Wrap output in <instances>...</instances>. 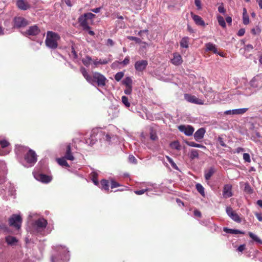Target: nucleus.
I'll return each mask as SVG.
<instances>
[{
	"label": "nucleus",
	"mask_w": 262,
	"mask_h": 262,
	"mask_svg": "<svg viewBox=\"0 0 262 262\" xmlns=\"http://www.w3.org/2000/svg\"><path fill=\"white\" fill-rule=\"evenodd\" d=\"M6 242L8 245H12L18 242L15 237L8 236L6 237Z\"/></svg>",
	"instance_id": "26"
},
{
	"label": "nucleus",
	"mask_w": 262,
	"mask_h": 262,
	"mask_svg": "<svg viewBox=\"0 0 262 262\" xmlns=\"http://www.w3.org/2000/svg\"><path fill=\"white\" fill-rule=\"evenodd\" d=\"M190 14L196 25L202 27H204L205 26V21L203 20L201 17L194 14L193 12H191Z\"/></svg>",
	"instance_id": "19"
},
{
	"label": "nucleus",
	"mask_w": 262,
	"mask_h": 262,
	"mask_svg": "<svg viewBox=\"0 0 262 262\" xmlns=\"http://www.w3.org/2000/svg\"><path fill=\"white\" fill-rule=\"evenodd\" d=\"M217 19L219 23V24L223 28H225L226 27V24L225 21L224 17L221 15H218L217 16Z\"/></svg>",
	"instance_id": "33"
},
{
	"label": "nucleus",
	"mask_w": 262,
	"mask_h": 262,
	"mask_svg": "<svg viewBox=\"0 0 262 262\" xmlns=\"http://www.w3.org/2000/svg\"><path fill=\"white\" fill-rule=\"evenodd\" d=\"M185 99L188 102L195 104H202V100L198 98L195 96H193L188 94L184 95Z\"/></svg>",
	"instance_id": "12"
},
{
	"label": "nucleus",
	"mask_w": 262,
	"mask_h": 262,
	"mask_svg": "<svg viewBox=\"0 0 262 262\" xmlns=\"http://www.w3.org/2000/svg\"><path fill=\"white\" fill-rule=\"evenodd\" d=\"M57 163L62 166H64L66 167H70L69 164L67 162L66 159L64 157L57 159Z\"/></svg>",
	"instance_id": "29"
},
{
	"label": "nucleus",
	"mask_w": 262,
	"mask_h": 262,
	"mask_svg": "<svg viewBox=\"0 0 262 262\" xmlns=\"http://www.w3.org/2000/svg\"><path fill=\"white\" fill-rule=\"evenodd\" d=\"M60 40V35L54 32L48 31L47 32L45 40L46 46L51 49H56L58 46V41Z\"/></svg>",
	"instance_id": "1"
},
{
	"label": "nucleus",
	"mask_w": 262,
	"mask_h": 262,
	"mask_svg": "<svg viewBox=\"0 0 262 262\" xmlns=\"http://www.w3.org/2000/svg\"><path fill=\"white\" fill-rule=\"evenodd\" d=\"M215 171V168L213 166H211L209 167L208 169L206 170L205 171L204 174V177L206 180H209L211 177L214 174Z\"/></svg>",
	"instance_id": "21"
},
{
	"label": "nucleus",
	"mask_w": 262,
	"mask_h": 262,
	"mask_svg": "<svg viewBox=\"0 0 262 262\" xmlns=\"http://www.w3.org/2000/svg\"><path fill=\"white\" fill-rule=\"evenodd\" d=\"M80 71L83 76V77L85 78L86 81L89 82L90 81H91V78L92 77V75H90L88 74L86 70L84 68H81Z\"/></svg>",
	"instance_id": "30"
},
{
	"label": "nucleus",
	"mask_w": 262,
	"mask_h": 262,
	"mask_svg": "<svg viewBox=\"0 0 262 262\" xmlns=\"http://www.w3.org/2000/svg\"><path fill=\"white\" fill-rule=\"evenodd\" d=\"M178 128L180 131L184 133L185 135L188 136H191L194 130V128L190 125H181L178 127Z\"/></svg>",
	"instance_id": "8"
},
{
	"label": "nucleus",
	"mask_w": 262,
	"mask_h": 262,
	"mask_svg": "<svg viewBox=\"0 0 262 262\" xmlns=\"http://www.w3.org/2000/svg\"><path fill=\"white\" fill-rule=\"evenodd\" d=\"M40 32V30L36 25H34L29 27V29L25 32L26 34L28 35H36Z\"/></svg>",
	"instance_id": "18"
},
{
	"label": "nucleus",
	"mask_w": 262,
	"mask_h": 262,
	"mask_svg": "<svg viewBox=\"0 0 262 262\" xmlns=\"http://www.w3.org/2000/svg\"><path fill=\"white\" fill-rule=\"evenodd\" d=\"M194 4L196 6L198 10H201L202 9L201 0H194Z\"/></svg>",
	"instance_id": "54"
},
{
	"label": "nucleus",
	"mask_w": 262,
	"mask_h": 262,
	"mask_svg": "<svg viewBox=\"0 0 262 262\" xmlns=\"http://www.w3.org/2000/svg\"><path fill=\"white\" fill-rule=\"evenodd\" d=\"M124 76V73L122 72H118L115 75V79L117 81H119Z\"/></svg>",
	"instance_id": "41"
},
{
	"label": "nucleus",
	"mask_w": 262,
	"mask_h": 262,
	"mask_svg": "<svg viewBox=\"0 0 262 262\" xmlns=\"http://www.w3.org/2000/svg\"><path fill=\"white\" fill-rule=\"evenodd\" d=\"M26 162L30 164H34L37 161V155L35 152L30 149L25 156Z\"/></svg>",
	"instance_id": "6"
},
{
	"label": "nucleus",
	"mask_w": 262,
	"mask_h": 262,
	"mask_svg": "<svg viewBox=\"0 0 262 262\" xmlns=\"http://www.w3.org/2000/svg\"><path fill=\"white\" fill-rule=\"evenodd\" d=\"M245 33V29L242 28L238 30L237 34L238 36H242L244 35Z\"/></svg>",
	"instance_id": "59"
},
{
	"label": "nucleus",
	"mask_w": 262,
	"mask_h": 262,
	"mask_svg": "<svg viewBox=\"0 0 262 262\" xmlns=\"http://www.w3.org/2000/svg\"><path fill=\"white\" fill-rule=\"evenodd\" d=\"M57 253L51 257L52 262H65L69 258V251L65 247H56Z\"/></svg>",
	"instance_id": "2"
},
{
	"label": "nucleus",
	"mask_w": 262,
	"mask_h": 262,
	"mask_svg": "<svg viewBox=\"0 0 262 262\" xmlns=\"http://www.w3.org/2000/svg\"><path fill=\"white\" fill-rule=\"evenodd\" d=\"M227 214L235 222L240 223L241 219L231 207H227L226 209Z\"/></svg>",
	"instance_id": "7"
},
{
	"label": "nucleus",
	"mask_w": 262,
	"mask_h": 262,
	"mask_svg": "<svg viewBox=\"0 0 262 262\" xmlns=\"http://www.w3.org/2000/svg\"><path fill=\"white\" fill-rule=\"evenodd\" d=\"M249 236L255 242L262 245V240L260 239L257 235H255L252 232H249L248 233Z\"/></svg>",
	"instance_id": "31"
},
{
	"label": "nucleus",
	"mask_w": 262,
	"mask_h": 262,
	"mask_svg": "<svg viewBox=\"0 0 262 262\" xmlns=\"http://www.w3.org/2000/svg\"><path fill=\"white\" fill-rule=\"evenodd\" d=\"M116 62L119 63V64H123L124 66H126L129 63V57L127 56L125 57L124 60L121 62L116 61Z\"/></svg>",
	"instance_id": "44"
},
{
	"label": "nucleus",
	"mask_w": 262,
	"mask_h": 262,
	"mask_svg": "<svg viewBox=\"0 0 262 262\" xmlns=\"http://www.w3.org/2000/svg\"><path fill=\"white\" fill-rule=\"evenodd\" d=\"M124 93L126 95H130L132 92V86H125Z\"/></svg>",
	"instance_id": "52"
},
{
	"label": "nucleus",
	"mask_w": 262,
	"mask_h": 262,
	"mask_svg": "<svg viewBox=\"0 0 262 262\" xmlns=\"http://www.w3.org/2000/svg\"><path fill=\"white\" fill-rule=\"evenodd\" d=\"M128 38L129 40H130L135 41L137 43H140L142 42L141 39L140 38H139L137 37L129 36V37H128Z\"/></svg>",
	"instance_id": "47"
},
{
	"label": "nucleus",
	"mask_w": 262,
	"mask_h": 262,
	"mask_svg": "<svg viewBox=\"0 0 262 262\" xmlns=\"http://www.w3.org/2000/svg\"><path fill=\"white\" fill-rule=\"evenodd\" d=\"M114 137V135H110V134H107L105 135V139L106 141H110L111 139L112 138H113Z\"/></svg>",
	"instance_id": "60"
},
{
	"label": "nucleus",
	"mask_w": 262,
	"mask_h": 262,
	"mask_svg": "<svg viewBox=\"0 0 262 262\" xmlns=\"http://www.w3.org/2000/svg\"><path fill=\"white\" fill-rule=\"evenodd\" d=\"M256 216L259 221H262V213H257Z\"/></svg>",
	"instance_id": "64"
},
{
	"label": "nucleus",
	"mask_w": 262,
	"mask_h": 262,
	"mask_svg": "<svg viewBox=\"0 0 262 262\" xmlns=\"http://www.w3.org/2000/svg\"><path fill=\"white\" fill-rule=\"evenodd\" d=\"M0 145L2 148H4L10 145V143L6 140L0 141Z\"/></svg>",
	"instance_id": "45"
},
{
	"label": "nucleus",
	"mask_w": 262,
	"mask_h": 262,
	"mask_svg": "<svg viewBox=\"0 0 262 262\" xmlns=\"http://www.w3.org/2000/svg\"><path fill=\"white\" fill-rule=\"evenodd\" d=\"M166 158L167 159V161L169 162V163L171 164V166L175 169L178 170V167L176 164L174 162L173 160L170 158L169 156H166Z\"/></svg>",
	"instance_id": "39"
},
{
	"label": "nucleus",
	"mask_w": 262,
	"mask_h": 262,
	"mask_svg": "<svg viewBox=\"0 0 262 262\" xmlns=\"http://www.w3.org/2000/svg\"><path fill=\"white\" fill-rule=\"evenodd\" d=\"M194 214L195 216L200 217L201 216V213L200 211L195 210L194 211Z\"/></svg>",
	"instance_id": "63"
},
{
	"label": "nucleus",
	"mask_w": 262,
	"mask_h": 262,
	"mask_svg": "<svg viewBox=\"0 0 262 262\" xmlns=\"http://www.w3.org/2000/svg\"><path fill=\"white\" fill-rule=\"evenodd\" d=\"M92 61V59L91 57L89 56H86L85 58L82 59V62L83 64L86 67L89 66Z\"/></svg>",
	"instance_id": "37"
},
{
	"label": "nucleus",
	"mask_w": 262,
	"mask_h": 262,
	"mask_svg": "<svg viewBox=\"0 0 262 262\" xmlns=\"http://www.w3.org/2000/svg\"><path fill=\"white\" fill-rule=\"evenodd\" d=\"M91 80L89 81L90 83L93 85L96 84L97 86L100 87L105 86L108 81L103 75L97 72L93 73Z\"/></svg>",
	"instance_id": "3"
},
{
	"label": "nucleus",
	"mask_w": 262,
	"mask_h": 262,
	"mask_svg": "<svg viewBox=\"0 0 262 262\" xmlns=\"http://www.w3.org/2000/svg\"><path fill=\"white\" fill-rule=\"evenodd\" d=\"M48 224L47 221L43 218H39L34 222V226L37 232H40L46 228Z\"/></svg>",
	"instance_id": "5"
},
{
	"label": "nucleus",
	"mask_w": 262,
	"mask_h": 262,
	"mask_svg": "<svg viewBox=\"0 0 262 262\" xmlns=\"http://www.w3.org/2000/svg\"><path fill=\"white\" fill-rule=\"evenodd\" d=\"M243 21L244 25H248L249 23V18L248 14L243 15Z\"/></svg>",
	"instance_id": "49"
},
{
	"label": "nucleus",
	"mask_w": 262,
	"mask_h": 262,
	"mask_svg": "<svg viewBox=\"0 0 262 262\" xmlns=\"http://www.w3.org/2000/svg\"><path fill=\"white\" fill-rule=\"evenodd\" d=\"M205 46L206 47V51H211L215 54L217 53V50L216 48V46L212 43H206Z\"/></svg>",
	"instance_id": "25"
},
{
	"label": "nucleus",
	"mask_w": 262,
	"mask_h": 262,
	"mask_svg": "<svg viewBox=\"0 0 262 262\" xmlns=\"http://www.w3.org/2000/svg\"><path fill=\"white\" fill-rule=\"evenodd\" d=\"M150 138L153 141H155L158 139L156 133L153 130H151L150 132Z\"/></svg>",
	"instance_id": "43"
},
{
	"label": "nucleus",
	"mask_w": 262,
	"mask_h": 262,
	"mask_svg": "<svg viewBox=\"0 0 262 262\" xmlns=\"http://www.w3.org/2000/svg\"><path fill=\"white\" fill-rule=\"evenodd\" d=\"M122 83L125 86H132V80L130 77H127L122 81Z\"/></svg>",
	"instance_id": "34"
},
{
	"label": "nucleus",
	"mask_w": 262,
	"mask_h": 262,
	"mask_svg": "<svg viewBox=\"0 0 262 262\" xmlns=\"http://www.w3.org/2000/svg\"><path fill=\"white\" fill-rule=\"evenodd\" d=\"M189 38L188 37H184L182 38L180 42V46L182 48H188Z\"/></svg>",
	"instance_id": "28"
},
{
	"label": "nucleus",
	"mask_w": 262,
	"mask_h": 262,
	"mask_svg": "<svg viewBox=\"0 0 262 262\" xmlns=\"http://www.w3.org/2000/svg\"><path fill=\"white\" fill-rule=\"evenodd\" d=\"M196 189L197 191L203 196H205V192H204V188L203 186L199 184L198 183L196 184Z\"/></svg>",
	"instance_id": "36"
},
{
	"label": "nucleus",
	"mask_w": 262,
	"mask_h": 262,
	"mask_svg": "<svg viewBox=\"0 0 262 262\" xmlns=\"http://www.w3.org/2000/svg\"><path fill=\"white\" fill-rule=\"evenodd\" d=\"M245 245H241L238 247L237 250L242 252L245 249Z\"/></svg>",
	"instance_id": "61"
},
{
	"label": "nucleus",
	"mask_w": 262,
	"mask_h": 262,
	"mask_svg": "<svg viewBox=\"0 0 262 262\" xmlns=\"http://www.w3.org/2000/svg\"><path fill=\"white\" fill-rule=\"evenodd\" d=\"M93 177V181L94 182V184L95 185H98V180H97V174L95 172H94Z\"/></svg>",
	"instance_id": "56"
},
{
	"label": "nucleus",
	"mask_w": 262,
	"mask_h": 262,
	"mask_svg": "<svg viewBox=\"0 0 262 262\" xmlns=\"http://www.w3.org/2000/svg\"><path fill=\"white\" fill-rule=\"evenodd\" d=\"M101 184L103 189L106 191L109 190V182L107 180L103 179L101 181Z\"/></svg>",
	"instance_id": "35"
},
{
	"label": "nucleus",
	"mask_w": 262,
	"mask_h": 262,
	"mask_svg": "<svg viewBox=\"0 0 262 262\" xmlns=\"http://www.w3.org/2000/svg\"><path fill=\"white\" fill-rule=\"evenodd\" d=\"M248 108H238L232 110H228L225 112V115H241L243 114L246 112Z\"/></svg>",
	"instance_id": "15"
},
{
	"label": "nucleus",
	"mask_w": 262,
	"mask_h": 262,
	"mask_svg": "<svg viewBox=\"0 0 262 262\" xmlns=\"http://www.w3.org/2000/svg\"><path fill=\"white\" fill-rule=\"evenodd\" d=\"M186 143L187 145H188V146H191V147L201 148H203V149L206 148V146H205L204 145L196 143L192 141H187L186 142Z\"/></svg>",
	"instance_id": "27"
},
{
	"label": "nucleus",
	"mask_w": 262,
	"mask_h": 262,
	"mask_svg": "<svg viewBox=\"0 0 262 262\" xmlns=\"http://www.w3.org/2000/svg\"><path fill=\"white\" fill-rule=\"evenodd\" d=\"M78 22L80 24V26L83 28L84 30H89L90 29L91 27L89 26L88 19L84 17V15H81L78 18Z\"/></svg>",
	"instance_id": "11"
},
{
	"label": "nucleus",
	"mask_w": 262,
	"mask_h": 262,
	"mask_svg": "<svg viewBox=\"0 0 262 262\" xmlns=\"http://www.w3.org/2000/svg\"><path fill=\"white\" fill-rule=\"evenodd\" d=\"M170 146L172 148L175 149L177 150H180L181 148V146L178 141H174L170 144Z\"/></svg>",
	"instance_id": "40"
},
{
	"label": "nucleus",
	"mask_w": 262,
	"mask_h": 262,
	"mask_svg": "<svg viewBox=\"0 0 262 262\" xmlns=\"http://www.w3.org/2000/svg\"><path fill=\"white\" fill-rule=\"evenodd\" d=\"M83 15L88 20L93 19L95 17V15L92 13H84Z\"/></svg>",
	"instance_id": "46"
},
{
	"label": "nucleus",
	"mask_w": 262,
	"mask_h": 262,
	"mask_svg": "<svg viewBox=\"0 0 262 262\" xmlns=\"http://www.w3.org/2000/svg\"><path fill=\"white\" fill-rule=\"evenodd\" d=\"M110 60L105 58L103 59H100L99 61H97L96 60L93 61V63L96 66H97L99 64H106L108 63V62Z\"/></svg>",
	"instance_id": "32"
},
{
	"label": "nucleus",
	"mask_w": 262,
	"mask_h": 262,
	"mask_svg": "<svg viewBox=\"0 0 262 262\" xmlns=\"http://www.w3.org/2000/svg\"><path fill=\"white\" fill-rule=\"evenodd\" d=\"M262 84V79L259 76H255L251 80L250 84L251 86L255 88L260 87Z\"/></svg>",
	"instance_id": "16"
},
{
	"label": "nucleus",
	"mask_w": 262,
	"mask_h": 262,
	"mask_svg": "<svg viewBox=\"0 0 262 262\" xmlns=\"http://www.w3.org/2000/svg\"><path fill=\"white\" fill-rule=\"evenodd\" d=\"M223 195L225 198H228L233 195L232 192V185L230 184H226L224 185Z\"/></svg>",
	"instance_id": "14"
},
{
	"label": "nucleus",
	"mask_w": 262,
	"mask_h": 262,
	"mask_svg": "<svg viewBox=\"0 0 262 262\" xmlns=\"http://www.w3.org/2000/svg\"><path fill=\"white\" fill-rule=\"evenodd\" d=\"M243 159L245 162L250 163L251 162L250 157L249 154L244 153L243 154Z\"/></svg>",
	"instance_id": "48"
},
{
	"label": "nucleus",
	"mask_w": 262,
	"mask_h": 262,
	"mask_svg": "<svg viewBox=\"0 0 262 262\" xmlns=\"http://www.w3.org/2000/svg\"><path fill=\"white\" fill-rule=\"evenodd\" d=\"M189 157L191 160H193L195 158H198L199 157V150L196 149H192L191 150Z\"/></svg>",
	"instance_id": "38"
},
{
	"label": "nucleus",
	"mask_w": 262,
	"mask_h": 262,
	"mask_svg": "<svg viewBox=\"0 0 262 262\" xmlns=\"http://www.w3.org/2000/svg\"><path fill=\"white\" fill-rule=\"evenodd\" d=\"M217 140H218V142H219L220 144L222 147H226V144L224 142L223 139L222 137H219L218 138H217Z\"/></svg>",
	"instance_id": "55"
},
{
	"label": "nucleus",
	"mask_w": 262,
	"mask_h": 262,
	"mask_svg": "<svg viewBox=\"0 0 262 262\" xmlns=\"http://www.w3.org/2000/svg\"><path fill=\"white\" fill-rule=\"evenodd\" d=\"M122 102L127 107H129L130 106V103L128 102V98L125 96L122 97Z\"/></svg>",
	"instance_id": "42"
},
{
	"label": "nucleus",
	"mask_w": 262,
	"mask_h": 262,
	"mask_svg": "<svg viewBox=\"0 0 262 262\" xmlns=\"http://www.w3.org/2000/svg\"><path fill=\"white\" fill-rule=\"evenodd\" d=\"M183 62V59L181 55L177 52H174L173 54V58L171 59V62L175 65L179 66Z\"/></svg>",
	"instance_id": "13"
},
{
	"label": "nucleus",
	"mask_w": 262,
	"mask_h": 262,
	"mask_svg": "<svg viewBox=\"0 0 262 262\" xmlns=\"http://www.w3.org/2000/svg\"><path fill=\"white\" fill-rule=\"evenodd\" d=\"M206 133V130L204 128H199L194 134V138L195 141L199 142L202 140Z\"/></svg>",
	"instance_id": "17"
},
{
	"label": "nucleus",
	"mask_w": 262,
	"mask_h": 262,
	"mask_svg": "<svg viewBox=\"0 0 262 262\" xmlns=\"http://www.w3.org/2000/svg\"><path fill=\"white\" fill-rule=\"evenodd\" d=\"M148 191V189H143L139 190H135L134 191L135 193L137 195H141L144 194L145 192Z\"/></svg>",
	"instance_id": "50"
},
{
	"label": "nucleus",
	"mask_w": 262,
	"mask_h": 262,
	"mask_svg": "<svg viewBox=\"0 0 262 262\" xmlns=\"http://www.w3.org/2000/svg\"><path fill=\"white\" fill-rule=\"evenodd\" d=\"M226 20L227 24H228L229 25H231L232 21V19L231 17L227 16L226 18Z\"/></svg>",
	"instance_id": "62"
},
{
	"label": "nucleus",
	"mask_w": 262,
	"mask_h": 262,
	"mask_svg": "<svg viewBox=\"0 0 262 262\" xmlns=\"http://www.w3.org/2000/svg\"><path fill=\"white\" fill-rule=\"evenodd\" d=\"M16 5L19 9L26 10L30 8V5L24 0H18Z\"/></svg>",
	"instance_id": "22"
},
{
	"label": "nucleus",
	"mask_w": 262,
	"mask_h": 262,
	"mask_svg": "<svg viewBox=\"0 0 262 262\" xmlns=\"http://www.w3.org/2000/svg\"><path fill=\"white\" fill-rule=\"evenodd\" d=\"M120 185L117 182L112 180L111 182V187L112 189L120 186Z\"/></svg>",
	"instance_id": "51"
},
{
	"label": "nucleus",
	"mask_w": 262,
	"mask_h": 262,
	"mask_svg": "<svg viewBox=\"0 0 262 262\" xmlns=\"http://www.w3.org/2000/svg\"><path fill=\"white\" fill-rule=\"evenodd\" d=\"M106 45L108 46L112 47L114 45V42L112 39H108L106 41Z\"/></svg>",
	"instance_id": "58"
},
{
	"label": "nucleus",
	"mask_w": 262,
	"mask_h": 262,
	"mask_svg": "<svg viewBox=\"0 0 262 262\" xmlns=\"http://www.w3.org/2000/svg\"><path fill=\"white\" fill-rule=\"evenodd\" d=\"M129 161L132 163H137V160L133 155H130L128 157Z\"/></svg>",
	"instance_id": "53"
},
{
	"label": "nucleus",
	"mask_w": 262,
	"mask_h": 262,
	"mask_svg": "<svg viewBox=\"0 0 262 262\" xmlns=\"http://www.w3.org/2000/svg\"><path fill=\"white\" fill-rule=\"evenodd\" d=\"M223 231L227 233H230V234H244L245 233L244 232L241 231L239 230L229 229L227 227H224Z\"/></svg>",
	"instance_id": "24"
},
{
	"label": "nucleus",
	"mask_w": 262,
	"mask_h": 262,
	"mask_svg": "<svg viewBox=\"0 0 262 262\" xmlns=\"http://www.w3.org/2000/svg\"><path fill=\"white\" fill-rule=\"evenodd\" d=\"M35 178L36 180L44 183H49L52 180L51 177L45 174H38Z\"/></svg>",
	"instance_id": "20"
},
{
	"label": "nucleus",
	"mask_w": 262,
	"mask_h": 262,
	"mask_svg": "<svg viewBox=\"0 0 262 262\" xmlns=\"http://www.w3.org/2000/svg\"><path fill=\"white\" fill-rule=\"evenodd\" d=\"M9 224L10 226L13 227L17 229L21 227L22 218L20 215L13 214L9 219Z\"/></svg>",
	"instance_id": "4"
},
{
	"label": "nucleus",
	"mask_w": 262,
	"mask_h": 262,
	"mask_svg": "<svg viewBox=\"0 0 262 262\" xmlns=\"http://www.w3.org/2000/svg\"><path fill=\"white\" fill-rule=\"evenodd\" d=\"M148 65V61L146 60H141L135 62V68L138 72L143 71Z\"/></svg>",
	"instance_id": "9"
},
{
	"label": "nucleus",
	"mask_w": 262,
	"mask_h": 262,
	"mask_svg": "<svg viewBox=\"0 0 262 262\" xmlns=\"http://www.w3.org/2000/svg\"><path fill=\"white\" fill-rule=\"evenodd\" d=\"M14 23V27L18 28L24 27L28 24L27 20L21 17H15Z\"/></svg>",
	"instance_id": "10"
},
{
	"label": "nucleus",
	"mask_w": 262,
	"mask_h": 262,
	"mask_svg": "<svg viewBox=\"0 0 262 262\" xmlns=\"http://www.w3.org/2000/svg\"><path fill=\"white\" fill-rule=\"evenodd\" d=\"M218 11L220 13L224 14L226 12V10L223 7V4H222L218 8Z\"/></svg>",
	"instance_id": "57"
},
{
	"label": "nucleus",
	"mask_w": 262,
	"mask_h": 262,
	"mask_svg": "<svg viewBox=\"0 0 262 262\" xmlns=\"http://www.w3.org/2000/svg\"><path fill=\"white\" fill-rule=\"evenodd\" d=\"M64 158L67 160L73 161L74 160V157L71 152V147L70 144L68 145L66 148V152L65 154Z\"/></svg>",
	"instance_id": "23"
}]
</instances>
